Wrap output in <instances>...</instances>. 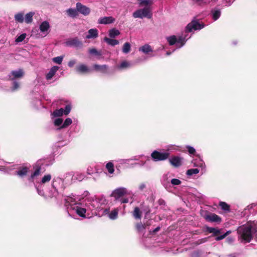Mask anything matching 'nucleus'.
I'll use <instances>...</instances> for the list:
<instances>
[{
    "instance_id": "1",
    "label": "nucleus",
    "mask_w": 257,
    "mask_h": 257,
    "mask_svg": "<svg viewBox=\"0 0 257 257\" xmlns=\"http://www.w3.org/2000/svg\"><path fill=\"white\" fill-rule=\"evenodd\" d=\"M65 205L70 210H74L81 217H85V214L92 211V199H85L82 201L78 198L67 197L65 199Z\"/></svg>"
},
{
    "instance_id": "2",
    "label": "nucleus",
    "mask_w": 257,
    "mask_h": 257,
    "mask_svg": "<svg viewBox=\"0 0 257 257\" xmlns=\"http://www.w3.org/2000/svg\"><path fill=\"white\" fill-rule=\"evenodd\" d=\"M238 238L241 242H249L252 238V233L257 235V222H248L237 228Z\"/></svg>"
},
{
    "instance_id": "3",
    "label": "nucleus",
    "mask_w": 257,
    "mask_h": 257,
    "mask_svg": "<svg viewBox=\"0 0 257 257\" xmlns=\"http://www.w3.org/2000/svg\"><path fill=\"white\" fill-rule=\"evenodd\" d=\"M64 180L59 177H54L51 183V188L48 196L49 197L56 196L58 194L59 190H63L64 188Z\"/></svg>"
},
{
    "instance_id": "4",
    "label": "nucleus",
    "mask_w": 257,
    "mask_h": 257,
    "mask_svg": "<svg viewBox=\"0 0 257 257\" xmlns=\"http://www.w3.org/2000/svg\"><path fill=\"white\" fill-rule=\"evenodd\" d=\"M107 202L104 197H100L95 199H92L91 208L92 211L94 210L95 212L96 211L100 212L102 211L103 213V210H104L105 205Z\"/></svg>"
},
{
    "instance_id": "5",
    "label": "nucleus",
    "mask_w": 257,
    "mask_h": 257,
    "mask_svg": "<svg viewBox=\"0 0 257 257\" xmlns=\"http://www.w3.org/2000/svg\"><path fill=\"white\" fill-rule=\"evenodd\" d=\"M166 39L170 45L172 46L175 44L177 48H180L183 47L187 40L186 36L183 35L179 36L178 37L173 35L167 37Z\"/></svg>"
},
{
    "instance_id": "6",
    "label": "nucleus",
    "mask_w": 257,
    "mask_h": 257,
    "mask_svg": "<svg viewBox=\"0 0 257 257\" xmlns=\"http://www.w3.org/2000/svg\"><path fill=\"white\" fill-rule=\"evenodd\" d=\"M133 16L135 18L143 19L147 18L151 19L152 17V10L150 7H145L143 9L136 11L133 14Z\"/></svg>"
},
{
    "instance_id": "7",
    "label": "nucleus",
    "mask_w": 257,
    "mask_h": 257,
    "mask_svg": "<svg viewBox=\"0 0 257 257\" xmlns=\"http://www.w3.org/2000/svg\"><path fill=\"white\" fill-rule=\"evenodd\" d=\"M206 231L209 233H212V236H216L215 237V240L217 241H219L224 239L226 236H227L229 234L231 233L230 231H227L224 234L222 235H218L221 233V229H219L217 228L211 227L206 226L205 227Z\"/></svg>"
},
{
    "instance_id": "8",
    "label": "nucleus",
    "mask_w": 257,
    "mask_h": 257,
    "mask_svg": "<svg viewBox=\"0 0 257 257\" xmlns=\"http://www.w3.org/2000/svg\"><path fill=\"white\" fill-rule=\"evenodd\" d=\"M205 25L204 24L199 23L198 20L194 18L187 25L185 28V32H191L193 30H200L203 29Z\"/></svg>"
},
{
    "instance_id": "9",
    "label": "nucleus",
    "mask_w": 257,
    "mask_h": 257,
    "mask_svg": "<svg viewBox=\"0 0 257 257\" xmlns=\"http://www.w3.org/2000/svg\"><path fill=\"white\" fill-rule=\"evenodd\" d=\"M169 156V153L167 152H160L157 151H153L151 154V157L154 161H164Z\"/></svg>"
},
{
    "instance_id": "10",
    "label": "nucleus",
    "mask_w": 257,
    "mask_h": 257,
    "mask_svg": "<svg viewBox=\"0 0 257 257\" xmlns=\"http://www.w3.org/2000/svg\"><path fill=\"white\" fill-rule=\"evenodd\" d=\"M51 179L52 177L50 174H46L42 177L40 182L39 183V187H37V192L40 195H44V192L43 190H40V188H43L45 184H47L51 181Z\"/></svg>"
},
{
    "instance_id": "11",
    "label": "nucleus",
    "mask_w": 257,
    "mask_h": 257,
    "mask_svg": "<svg viewBox=\"0 0 257 257\" xmlns=\"http://www.w3.org/2000/svg\"><path fill=\"white\" fill-rule=\"evenodd\" d=\"M118 209L115 208L112 210L111 212H109V208H106L103 210V213H102V215H107L108 218L111 220H115L117 219L118 217Z\"/></svg>"
},
{
    "instance_id": "12",
    "label": "nucleus",
    "mask_w": 257,
    "mask_h": 257,
    "mask_svg": "<svg viewBox=\"0 0 257 257\" xmlns=\"http://www.w3.org/2000/svg\"><path fill=\"white\" fill-rule=\"evenodd\" d=\"M127 189L125 188L119 187L112 191L111 196L113 197L116 200H118L120 198L127 194Z\"/></svg>"
},
{
    "instance_id": "13",
    "label": "nucleus",
    "mask_w": 257,
    "mask_h": 257,
    "mask_svg": "<svg viewBox=\"0 0 257 257\" xmlns=\"http://www.w3.org/2000/svg\"><path fill=\"white\" fill-rule=\"evenodd\" d=\"M24 75V72L23 70L19 69L18 70L12 71L8 76L10 80L14 81L16 79L22 78Z\"/></svg>"
},
{
    "instance_id": "14",
    "label": "nucleus",
    "mask_w": 257,
    "mask_h": 257,
    "mask_svg": "<svg viewBox=\"0 0 257 257\" xmlns=\"http://www.w3.org/2000/svg\"><path fill=\"white\" fill-rule=\"evenodd\" d=\"M67 46L81 48L82 47V42L77 37L73 38L68 40L66 42Z\"/></svg>"
},
{
    "instance_id": "15",
    "label": "nucleus",
    "mask_w": 257,
    "mask_h": 257,
    "mask_svg": "<svg viewBox=\"0 0 257 257\" xmlns=\"http://www.w3.org/2000/svg\"><path fill=\"white\" fill-rule=\"evenodd\" d=\"M50 26L49 23L47 21L43 22L40 25L39 29L42 34V37L46 36L50 32Z\"/></svg>"
},
{
    "instance_id": "16",
    "label": "nucleus",
    "mask_w": 257,
    "mask_h": 257,
    "mask_svg": "<svg viewBox=\"0 0 257 257\" xmlns=\"http://www.w3.org/2000/svg\"><path fill=\"white\" fill-rule=\"evenodd\" d=\"M76 7L77 9L78 13H79L84 16H88L90 13V9L80 3H77Z\"/></svg>"
},
{
    "instance_id": "17",
    "label": "nucleus",
    "mask_w": 257,
    "mask_h": 257,
    "mask_svg": "<svg viewBox=\"0 0 257 257\" xmlns=\"http://www.w3.org/2000/svg\"><path fill=\"white\" fill-rule=\"evenodd\" d=\"M205 219L211 222H219L221 221V218L214 213H210L204 216Z\"/></svg>"
},
{
    "instance_id": "18",
    "label": "nucleus",
    "mask_w": 257,
    "mask_h": 257,
    "mask_svg": "<svg viewBox=\"0 0 257 257\" xmlns=\"http://www.w3.org/2000/svg\"><path fill=\"white\" fill-rule=\"evenodd\" d=\"M114 22L115 19L111 16L101 17L98 20V24L103 25L112 24Z\"/></svg>"
},
{
    "instance_id": "19",
    "label": "nucleus",
    "mask_w": 257,
    "mask_h": 257,
    "mask_svg": "<svg viewBox=\"0 0 257 257\" xmlns=\"http://www.w3.org/2000/svg\"><path fill=\"white\" fill-rule=\"evenodd\" d=\"M182 159L181 158L174 156L169 159V162L172 166L178 167L182 165Z\"/></svg>"
},
{
    "instance_id": "20",
    "label": "nucleus",
    "mask_w": 257,
    "mask_h": 257,
    "mask_svg": "<svg viewBox=\"0 0 257 257\" xmlns=\"http://www.w3.org/2000/svg\"><path fill=\"white\" fill-rule=\"evenodd\" d=\"M98 36V31L96 28L90 29L88 31V34L86 36V39H95Z\"/></svg>"
},
{
    "instance_id": "21",
    "label": "nucleus",
    "mask_w": 257,
    "mask_h": 257,
    "mask_svg": "<svg viewBox=\"0 0 257 257\" xmlns=\"http://www.w3.org/2000/svg\"><path fill=\"white\" fill-rule=\"evenodd\" d=\"M29 171V168L27 167H20L17 171L16 172V175L21 178L26 176Z\"/></svg>"
},
{
    "instance_id": "22",
    "label": "nucleus",
    "mask_w": 257,
    "mask_h": 257,
    "mask_svg": "<svg viewBox=\"0 0 257 257\" xmlns=\"http://www.w3.org/2000/svg\"><path fill=\"white\" fill-rule=\"evenodd\" d=\"M170 177L169 176V174H165L163 176L161 182L163 185L167 188L170 187Z\"/></svg>"
},
{
    "instance_id": "23",
    "label": "nucleus",
    "mask_w": 257,
    "mask_h": 257,
    "mask_svg": "<svg viewBox=\"0 0 257 257\" xmlns=\"http://www.w3.org/2000/svg\"><path fill=\"white\" fill-rule=\"evenodd\" d=\"M59 67L57 66L52 67L49 72L46 75V78L47 80H50L54 76L56 72L58 70Z\"/></svg>"
},
{
    "instance_id": "24",
    "label": "nucleus",
    "mask_w": 257,
    "mask_h": 257,
    "mask_svg": "<svg viewBox=\"0 0 257 257\" xmlns=\"http://www.w3.org/2000/svg\"><path fill=\"white\" fill-rule=\"evenodd\" d=\"M221 15L220 10L217 9H212L211 11V16L213 20L215 21L219 19Z\"/></svg>"
},
{
    "instance_id": "25",
    "label": "nucleus",
    "mask_w": 257,
    "mask_h": 257,
    "mask_svg": "<svg viewBox=\"0 0 257 257\" xmlns=\"http://www.w3.org/2000/svg\"><path fill=\"white\" fill-rule=\"evenodd\" d=\"M67 15L72 18H76L78 15V11L77 9L69 8L66 10Z\"/></svg>"
},
{
    "instance_id": "26",
    "label": "nucleus",
    "mask_w": 257,
    "mask_h": 257,
    "mask_svg": "<svg viewBox=\"0 0 257 257\" xmlns=\"http://www.w3.org/2000/svg\"><path fill=\"white\" fill-rule=\"evenodd\" d=\"M139 51H141L144 54H148L149 52H153V50L151 46L148 44H145L144 46L139 48Z\"/></svg>"
},
{
    "instance_id": "27",
    "label": "nucleus",
    "mask_w": 257,
    "mask_h": 257,
    "mask_svg": "<svg viewBox=\"0 0 257 257\" xmlns=\"http://www.w3.org/2000/svg\"><path fill=\"white\" fill-rule=\"evenodd\" d=\"M76 71L79 73H85L89 72V69L84 64H81L77 66Z\"/></svg>"
},
{
    "instance_id": "28",
    "label": "nucleus",
    "mask_w": 257,
    "mask_h": 257,
    "mask_svg": "<svg viewBox=\"0 0 257 257\" xmlns=\"http://www.w3.org/2000/svg\"><path fill=\"white\" fill-rule=\"evenodd\" d=\"M132 66L131 62L127 61H123L121 63L117 66L119 69L122 70L128 68Z\"/></svg>"
},
{
    "instance_id": "29",
    "label": "nucleus",
    "mask_w": 257,
    "mask_h": 257,
    "mask_svg": "<svg viewBox=\"0 0 257 257\" xmlns=\"http://www.w3.org/2000/svg\"><path fill=\"white\" fill-rule=\"evenodd\" d=\"M34 15L35 13L33 12L27 13L25 16L24 21L25 23L27 24L31 23L33 21V18Z\"/></svg>"
},
{
    "instance_id": "30",
    "label": "nucleus",
    "mask_w": 257,
    "mask_h": 257,
    "mask_svg": "<svg viewBox=\"0 0 257 257\" xmlns=\"http://www.w3.org/2000/svg\"><path fill=\"white\" fill-rule=\"evenodd\" d=\"M132 214L134 217L136 219H140L141 218L142 212L140 209L138 207L135 208Z\"/></svg>"
},
{
    "instance_id": "31",
    "label": "nucleus",
    "mask_w": 257,
    "mask_h": 257,
    "mask_svg": "<svg viewBox=\"0 0 257 257\" xmlns=\"http://www.w3.org/2000/svg\"><path fill=\"white\" fill-rule=\"evenodd\" d=\"M193 2L198 6H204L209 4L211 2H216L217 0H192Z\"/></svg>"
},
{
    "instance_id": "32",
    "label": "nucleus",
    "mask_w": 257,
    "mask_h": 257,
    "mask_svg": "<svg viewBox=\"0 0 257 257\" xmlns=\"http://www.w3.org/2000/svg\"><path fill=\"white\" fill-rule=\"evenodd\" d=\"M15 20L16 22L22 23L24 22V13L20 12L15 15Z\"/></svg>"
},
{
    "instance_id": "33",
    "label": "nucleus",
    "mask_w": 257,
    "mask_h": 257,
    "mask_svg": "<svg viewBox=\"0 0 257 257\" xmlns=\"http://www.w3.org/2000/svg\"><path fill=\"white\" fill-rule=\"evenodd\" d=\"M140 6L149 7L153 3V0H138Z\"/></svg>"
},
{
    "instance_id": "34",
    "label": "nucleus",
    "mask_w": 257,
    "mask_h": 257,
    "mask_svg": "<svg viewBox=\"0 0 257 257\" xmlns=\"http://www.w3.org/2000/svg\"><path fill=\"white\" fill-rule=\"evenodd\" d=\"M105 42H106L108 45L111 46H115L119 44V42L117 40L110 39L107 37H105L104 39Z\"/></svg>"
},
{
    "instance_id": "35",
    "label": "nucleus",
    "mask_w": 257,
    "mask_h": 257,
    "mask_svg": "<svg viewBox=\"0 0 257 257\" xmlns=\"http://www.w3.org/2000/svg\"><path fill=\"white\" fill-rule=\"evenodd\" d=\"M120 34L119 30L113 28L109 31V36L111 38H114Z\"/></svg>"
},
{
    "instance_id": "36",
    "label": "nucleus",
    "mask_w": 257,
    "mask_h": 257,
    "mask_svg": "<svg viewBox=\"0 0 257 257\" xmlns=\"http://www.w3.org/2000/svg\"><path fill=\"white\" fill-rule=\"evenodd\" d=\"M193 163L194 164V166L199 167L202 170L205 171V164L202 160H199L198 162H197L196 160H194L193 162Z\"/></svg>"
},
{
    "instance_id": "37",
    "label": "nucleus",
    "mask_w": 257,
    "mask_h": 257,
    "mask_svg": "<svg viewBox=\"0 0 257 257\" xmlns=\"http://www.w3.org/2000/svg\"><path fill=\"white\" fill-rule=\"evenodd\" d=\"M93 67L96 70L100 71L103 73L105 72L107 68L106 65H99L97 64L94 65Z\"/></svg>"
},
{
    "instance_id": "38",
    "label": "nucleus",
    "mask_w": 257,
    "mask_h": 257,
    "mask_svg": "<svg viewBox=\"0 0 257 257\" xmlns=\"http://www.w3.org/2000/svg\"><path fill=\"white\" fill-rule=\"evenodd\" d=\"M63 114H64L63 108L56 109L55 111H54L52 113V115L54 117L61 116Z\"/></svg>"
},
{
    "instance_id": "39",
    "label": "nucleus",
    "mask_w": 257,
    "mask_h": 257,
    "mask_svg": "<svg viewBox=\"0 0 257 257\" xmlns=\"http://www.w3.org/2000/svg\"><path fill=\"white\" fill-rule=\"evenodd\" d=\"M122 52L125 54L129 53L131 51V45L129 43L126 42L123 44Z\"/></svg>"
},
{
    "instance_id": "40",
    "label": "nucleus",
    "mask_w": 257,
    "mask_h": 257,
    "mask_svg": "<svg viewBox=\"0 0 257 257\" xmlns=\"http://www.w3.org/2000/svg\"><path fill=\"white\" fill-rule=\"evenodd\" d=\"M72 123V120L70 118H67L65 119L62 125L59 128V130L62 128H65L70 125Z\"/></svg>"
},
{
    "instance_id": "41",
    "label": "nucleus",
    "mask_w": 257,
    "mask_h": 257,
    "mask_svg": "<svg viewBox=\"0 0 257 257\" xmlns=\"http://www.w3.org/2000/svg\"><path fill=\"white\" fill-rule=\"evenodd\" d=\"M106 168L109 174H112L114 172L113 164L111 162H109L106 165Z\"/></svg>"
},
{
    "instance_id": "42",
    "label": "nucleus",
    "mask_w": 257,
    "mask_h": 257,
    "mask_svg": "<svg viewBox=\"0 0 257 257\" xmlns=\"http://www.w3.org/2000/svg\"><path fill=\"white\" fill-rule=\"evenodd\" d=\"M199 172V170L197 168L190 169L187 171L186 175L188 176H192L194 174H197Z\"/></svg>"
},
{
    "instance_id": "43",
    "label": "nucleus",
    "mask_w": 257,
    "mask_h": 257,
    "mask_svg": "<svg viewBox=\"0 0 257 257\" xmlns=\"http://www.w3.org/2000/svg\"><path fill=\"white\" fill-rule=\"evenodd\" d=\"M40 170H41L40 168L36 169L35 170V171H34V172L31 174V176L29 178V181L33 180V179H34V178L35 177L39 175V174H40Z\"/></svg>"
},
{
    "instance_id": "44",
    "label": "nucleus",
    "mask_w": 257,
    "mask_h": 257,
    "mask_svg": "<svg viewBox=\"0 0 257 257\" xmlns=\"http://www.w3.org/2000/svg\"><path fill=\"white\" fill-rule=\"evenodd\" d=\"M63 59V56H58L53 58V61L57 64H61Z\"/></svg>"
},
{
    "instance_id": "45",
    "label": "nucleus",
    "mask_w": 257,
    "mask_h": 257,
    "mask_svg": "<svg viewBox=\"0 0 257 257\" xmlns=\"http://www.w3.org/2000/svg\"><path fill=\"white\" fill-rule=\"evenodd\" d=\"M219 205L221 209L224 211H228L229 210V206L224 202H220Z\"/></svg>"
},
{
    "instance_id": "46",
    "label": "nucleus",
    "mask_w": 257,
    "mask_h": 257,
    "mask_svg": "<svg viewBox=\"0 0 257 257\" xmlns=\"http://www.w3.org/2000/svg\"><path fill=\"white\" fill-rule=\"evenodd\" d=\"M181 183V181L178 179H171L170 180V184L173 186L179 185Z\"/></svg>"
},
{
    "instance_id": "47",
    "label": "nucleus",
    "mask_w": 257,
    "mask_h": 257,
    "mask_svg": "<svg viewBox=\"0 0 257 257\" xmlns=\"http://www.w3.org/2000/svg\"><path fill=\"white\" fill-rule=\"evenodd\" d=\"M136 228L139 232H142L145 230V226L142 223H138L136 225Z\"/></svg>"
},
{
    "instance_id": "48",
    "label": "nucleus",
    "mask_w": 257,
    "mask_h": 257,
    "mask_svg": "<svg viewBox=\"0 0 257 257\" xmlns=\"http://www.w3.org/2000/svg\"><path fill=\"white\" fill-rule=\"evenodd\" d=\"M26 37V34L24 33L18 36L16 39V42L17 43H20L22 42Z\"/></svg>"
},
{
    "instance_id": "49",
    "label": "nucleus",
    "mask_w": 257,
    "mask_h": 257,
    "mask_svg": "<svg viewBox=\"0 0 257 257\" xmlns=\"http://www.w3.org/2000/svg\"><path fill=\"white\" fill-rule=\"evenodd\" d=\"M54 124L56 126H59L63 124V119L61 118H58L54 120Z\"/></svg>"
},
{
    "instance_id": "50",
    "label": "nucleus",
    "mask_w": 257,
    "mask_h": 257,
    "mask_svg": "<svg viewBox=\"0 0 257 257\" xmlns=\"http://www.w3.org/2000/svg\"><path fill=\"white\" fill-rule=\"evenodd\" d=\"M71 109V105L70 104L67 105L65 106V109H64V114H65V115L68 114L70 113Z\"/></svg>"
},
{
    "instance_id": "51",
    "label": "nucleus",
    "mask_w": 257,
    "mask_h": 257,
    "mask_svg": "<svg viewBox=\"0 0 257 257\" xmlns=\"http://www.w3.org/2000/svg\"><path fill=\"white\" fill-rule=\"evenodd\" d=\"M89 52L90 54H91L92 55H100V53L95 48H92V49H89Z\"/></svg>"
},
{
    "instance_id": "52",
    "label": "nucleus",
    "mask_w": 257,
    "mask_h": 257,
    "mask_svg": "<svg viewBox=\"0 0 257 257\" xmlns=\"http://www.w3.org/2000/svg\"><path fill=\"white\" fill-rule=\"evenodd\" d=\"M201 252L199 250L194 251L191 254V257H200Z\"/></svg>"
},
{
    "instance_id": "53",
    "label": "nucleus",
    "mask_w": 257,
    "mask_h": 257,
    "mask_svg": "<svg viewBox=\"0 0 257 257\" xmlns=\"http://www.w3.org/2000/svg\"><path fill=\"white\" fill-rule=\"evenodd\" d=\"M186 148L188 150V151L190 154H194L195 152V150L192 147L190 146H187Z\"/></svg>"
},
{
    "instance_id": "54",
    "label": "nucleus",
    "mask_w": 257,
    "mask_h": 257,
    "mask_svg": "<svg viewBox=\"0 0 257 257\" xmlns=\"http://www.w3.org/2000/svg\"><path fill=\"white\" fill-rule=\"evenodd\" d=\"M20 87L19 83L17 81H14L13 86L12 88L13 90H15L18 89Z\"/></svg>"
},
{
    "instance_id": "55",
    "label": "nucleus",
    "mask_w": 257,
    "mask_h": 257,
    "mask_svg": "<svg viewBox=\"0 0 257 257\" xmlns=\"http://www.w3.org/2000/svg\"><path fill=\"white\" fill-rule=\"evenodd\" d=\"M77 176H78V177H76V178L79 181H82L84 179V175L81 174H77Z\"/></svg>"
},
{
    "instance_id": "56",
    "label": "nucleus",
    "mask_w": 257,
    "mask_h": 257,
    "mask_svg": "<svg viewBox=\"0 0 257 257\" xmlns=\"http://www.w3.org/2000/svg\"><path fill=\"white\" fill-rule=\"evenodd\" d=\"M76 63V61L75 60H70L69 62H68V65L70 67H73L74 64Z\"/></svg>"
},
{
    "instance_id": "57",
    "label": "nucleus",
    "mask_w": 257,
    "mask_h": 257,
    "mask_svg": "<svg viewBox=\"0 0 257 257\" xmlns=\"http://www.w3.org/2000/svg\"><path fill=\"white\" fill-rule=\"evenodd\" d=\"M146 188V185L144 183L141 184L139 186L140 190L142 191Z\"/></svg>"
},
{
    "instance_id": "58",
    "label": "nucleus",
    "mask_w": 257,
    "mask_h": 257,
    "mask_svg": "<svg viewBox=\"0 0 257 257\" xmlns=\"http://www.w3.org/2000/svg\"><path fill=\"white\" fill-rule=\"evenodd\" d=\"M120 201L121 203H126L128 202V199L127 198H121Z\"/></svg>"
},
{
    "instance_id": "59",
    "label": "nucleus",
    "mask_w": 257,
    "mask_h": 257,
    "mask_svg": "<svg viewBox=\"0 0 257 257\" xmlns=\"http://www.w3.org/2000/svg\"><path fill=\"white\" fill-rule=\"evenodd\" d=\"M0 170L4 172H8L6 167L1 165H0Z\"/></svg>"
},
{
    "instance_id": "60",
    "label": "nucleus",
    "mask_w": 257,
    "mask_h": 257,
    "mask_svg": "<svg viewBox=\"0 0 257 257\" xmlns=\"http://www.w3.org/2000/svg\"><path fill=\"white\" fill-rule=\"evenodd\" d=\"M227 241L228 242V243H231L233 242V240L232 238L231 237H228L226 239Z\"/></svg>"
},
{
    "instance_id": "61",
    "label": "nucleus",
    "mask_w": 257,
    "mask_h": 257,
    "mask_svg": "<svg viewBox=\"0 0 257 257\" xmlns=\"http://www.w3.org/2000/svg\"><path fill=\"white\" fill-rule=\"evenodd\" d=\"M66 177H69L70 179H72V175L71 173H67L66 174Z\"/></svg>"
},
{
    "instance_id": "62",
    "label": "nucleus",
    "mask_w": 257,
    "mask_h": 257,
    "mask_svg": "<svg viewBox=\"0 0 257 257\" xmlns=\"http://www.w3.org/2000/svg\"><path fill=\"white\" fill-rule=\"evenodd\" d=\"M159 229H160V227H157V228H156L154 229V232L158 231Z\"/></svg>"
},
{
    "instance_id": "63",
    "label": "nucleus",
    "mask_w": 257,
    "mask_h": 257,
    "mask_svg": "<svg viewBox=\"0 0 257 257\" xmlns=\"http://www.w3.org/2000/svg\"><path fill=\"white\" fill-rule=\"evenodd\" d=\"M171 53H172V52H167L166 55L167 56H168V55H170Z\"/></svg>"
},
{
    "instance_id": "64",
    "label": "nucleus",
    "mask_w": 257,
    "mask_h": 257,
    "mask_svg": "<svg viewBox=\"0 0 257 257\" xmlns=\"http://www.w3.org/2000/svg\"><path fill=\"white\" fill-rule=\"evenodd\" d=\"M128 161H129V160H123V162L124 163H126V162H128Z\"/></svg>"
}]
</instances>
